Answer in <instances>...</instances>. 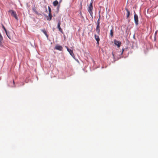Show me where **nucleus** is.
Wrapping results in <instances>:
<instances>
[{
  "label": "nucleus",
  "instance_id": "nucleus-1",
  "mask_svg": "<svg viewBox=\"0 0 158 158\" xmlns=\"http://www.w3.org/2000/svg\"><path fill=\"white\" fill-rule=\"evenodd\" d=\"M65 47L66 48L67 51L78 62H79V61L78 60L75 58L73 50L69 49L67 46H65Z\"/></svg>",
  "mask_w": 158,
  "mask_h": 158
},
{
  "label": "nucleus",
  "instance_id": "nucleus-2",
  "mask_svg": "<svg viewBox=\"0 0 158 158\" xmlns=\"http://www.w3.org/2000/svg\"><path fill=\"white\" fill-rule=\"evenodd\" d=\"M8 12L11 13V15L14 17L17 20L18 19L16 12L15 11L12 10H10Z\"/></svg>",
  "mask_w": 158,
  "mask_h": 158
},
{
  "label": "nucleus",
  "instance_id": "nucleus-3",
  "mask_svg": "<svg viewBox=\"0 0 158 158\" xmlns=\"http://www.w3.org/2000/svg\"><path fill=\"white\" fill-rule=\"evenodd\" d=\"M134 19L135 24L136 26H137L139 24V19L138 17L137 14H136L135 11H134Z\"/></svg>",
  "mask_w": 158,
  "mask_h": 158
},
{
  "label": "nucleus",
  "instance_id": "nucleus-4",
  "mask_svg": "<svg viewBox=\"0 0 158 158\" xmlns=\"http://www.w3.org/2000/svg\"><path fill=\"white\" fill-rule=\"evenodd\" d=\"M61 24V21L60 20H59L57 24V28L58 29L59 31L62 33H63V30L60 27Z\"/></svg>",
  "mask_w": 158,
  "mask_h": 158
},
{
  "label": "nucleus",
  "instance_id": "nucleus-5",
  "mask_svg": "<svg viewBox=\"0 0 158 158\" xmlns=\"http://www.w3.org/2000/svg\"><path fill=\"white\" fill-rule=\"evenodd\" d=\"M94 38L97 41L96 44L98 46L99 44V42L100 40L99 37L98 35H97L96 34H95L94 35Z\"/></svg>",
  "mask_w": 158,
  "mask_h": 158
},
{
  "label": "nucleus",
  "instance_id": "nucleus-6",
  "mask_svg": "<svg viewBox=\"0 0 158 158\" xmlns=\"http://www.w3.org/2000/svg\"><path fill=\"white\" fill-rule=\"evenodd\" d=\"M114 44L117 46L118 48H119L121 44V42L119 41H118L116 40L115 39L114 40Z\"/></svg>",
  "mask_w": 158,
  "mask_h": 158
},
{
  "label": "nucleus",
  "instance_id": "nucleus-7",
  "mask_svg": "<svg viewBox=\"0 0 158 158\" xmlns=\"http://www.w3.org/2000/svg\"><path fill=\"white\" fill-rule=\"evenodd\" d=\"M93 9V7H89L88 8V11L90 14V16L92 17H93V13L92 12Z\"/></svg>",
  "mask_w": 158,
  "mask_h": 158
},
{
  "label": "nucleus",
  "instance_id": "nucleus-8",
  "mask_svg": "<svg viewBox=\"0 0 158 158\" xmlns=\"http://www.w3.org/2000/svg\"><path fill=\"white\" fill-rule=\"evenodd\" d=\"M96 31L97 32V34L98 35H100V25L97 24L96 28Z\"/></svg>",
  "mask_w": 158,
  "mask_h": 158
},
{
  "label": "nucleus",
  "instance_id": "nucleus-9",
  "mask_svg": "<svg viewBox=\"0 0 158 158\" xmlns=\"http://www.w3.org/2000/svg\"><path fill=\"white\" fill-rule=\"evenodd\" d=\"M32 10L33 12L38 15H42V14L40 13H38L36 10L35 8V6H34L32 8Z\"/></svg>",
  "mask_w": 158,
  "mask_h": 158
},
{
  "label": "nucleus",
  "instance_id": "nucleus-10",
  "mask_svg": "<svg viewBox=\"0 0 158 158\" xmlns=\"http://www.w3.org/2000/svg\"><path fill=\"white\" fill-rule=\"evenodd\" d=\"M55 48L56 50H58L62 51L63 49V47L60 45H57L56 46Z\"/></svg>",
  "mask_w": 158,
  "mask_h": 158
},
{
  "label": "nucleus",
  "instance_id": "nucleus-11",
  "mask_svg": "<svg viewBox=\"0 0 158 158\" xmlns=\"http://www.w3.org/2000/svg\"><path fill=\"white\" fill-rule=\"evenodd\" d=\"M125 9L127 12L126 19H128L129 17L130 12L127 8H125Z\"/></svg>",
  "mask_w": 158,
  "mask_h": 158
},
{
  "label": "nucleus",
  "instance_id": "nucleus-12",
  "mask_svg": "<svg viewBox=\"0 0 158 158\" xmlns=\"http://www.w3.org/2000/svg\"><path fill=\"white\" fill-rule=\"evenodd\" d=\"M41 31L45 35V36H46V37L48 38V35L47 34L46 31L45 29H41Z\"/></svg>",
  "mask_w": 158,
  "mask_h": 158
},
{
  "label": "nucleus",
  "instance_id": "nucleus-13",
  "mask_svg": "<svg viewBox=\"0 0 158 158\" xmlns=\"http://www.w3.org/2000/svg\"><path fill=\"white\" fill-rule=\"evenodd\" d=\"M48 16L49 17V18H47V20L50 21L52 19V15L51 14V13H49Z\"/></svg>",
  "mask_w": 158,
  "mask_h": 158
},
{
  "label": "nucleus",
  "instance_id": "nucleus-14",
  "mask_svg": "<svg viewBox=\"0 0 158 158\" xmlns=\"http://www.w3.org/2000/svg\"><path fill=\"white\" fill-rule=\"evenodd\" d=\"M112 55L113 56V58L114 59V61H115L116 60H118L120 58H121V57H118L117 59H115V57L114 55V53H113V52L112 53Z\"/></svg>",
  "mask_w": 158,
  "mask_h": 158
},
{
  "label": "nucleus",
  "instance_id": "nucleus-15",
  "mask_svg": "<svg viewBox=\"0 0 158 158\" xmlns=\"http://www.w3.org/2000/svg\"><path fill=\"white\" fill-rule=\"evenodd\" d=\"M53 5L54 6H56L58 4V2L57 0H55L53 2Z\"/></svg>",
  "mask_w": 158,
  "mask_h": 158
},
{
  "label": "nucleus",
  "instance_id": "nucleus-16",
  "mask_svg": "<svg viewBox=\"0 0 158 158\" xmlns=\"http://www.w3.org/2000/svg\"><path fill=\"white\" fill-rule=\"evenodd\" d=\"M6 34L10 39L11 40L12 39V37L10 35V32L9 31H7V33H6Z\"/></svg>",
  "mask_w": 158,
  "mask_h": 158
},
{
  "label": "nucleus",
  "instance_id": "nucleus-17",
  "mask_svg": "<svg viewBox=\"0 0 158 158\" xmlns=\"http://www.w3.org/2000/svg\"><path fill=\"white\" fill-rule=\"evenodd\" d=\"M100 15H99V18L98 19L97 21V24H98V25H100Z\"/></svg>",
  "mask_w": 158,
  "mask_h": 158
},
{
  "label": "nucleus",
  "instance_id": "nucleus-18",
  "mask_svg": "<svg viewBox=\"0 0 158 158\" xmlns=\"http://www.w3.org/2000/svg\"><path fill=\"white\" fill-rule=\"evenodd\" d=\"M110 34L111 37H112L113 36V29H112L110 30Z\"/></svg>",
  "mask_w": 158,
  "mask_h": 158
},
{
  "label": "nucleus",
  "instance_id": "nucleus-19",
  "mask_svg": "<svg viewBox=\"0 0 158 158\" xmlns=\"http://www.w3.org/2000/svg\"><path fill=\"white\" fill-rule=\"evenodd\" d=\"M2 28L6 32V33H7V31L5 27H4V25L3 24H2Z\"/></svg>",
  "mask_w": 158,
  "mask_h": 158
},
{
  "label": "nucleus",
  "instance_id": "nucleus-20",
  "mask_svg": "<svg viewBox=\"0 0 158 158\" xmlns=\"http://www.w3.org/2000/svg\"><path fill=\"white\" fill-rule=\"evenodd\" d=\"M93 1L92 0H91V2L90 3V4H89V7H93Z\"/></svg>",
  "mask_w": 158,
  "mask_h": 158
},
{
  "label": "nucleus",
  "instance_id": "nucleus-21",
  "mask_svg": "<svg viewBox=\"0 0 158 158\" xmlns=\"http://www.w3.org/2000/svg\"><path fill=\"white\" fill-rule=\"evenodd\" d=\"M80 15L81 16V18L82 19H84L83 16L82 15L81 13V11H80V12L79 13Z\"/></svg>",
  "mask_w": 158,
  "mask_h": 158
},
{
  "label": "nucleus",
  "instance_id": "nucleus-22",
  "mask_svg": "<svg viewBox=\"0 0 158 158\" xmlns=\"http://www.w3.org/2000/svg\"><path fill=\"white\" fill-rule=\"evenodd\" d=\"M125 50H127V48L124 49V48H123L122 49V51L120 54L121 55H122L123 54V51Z\"/></svg>",
  "mask_w": 158,
  "mask_h": 158
},
{
  "label": "nucleus",
  "instance_id": "nucleus-23",
  "mask_svg": "<svg viewBox=\"0 0 158 158\" xmlns=\"http://www.w3.org/2000/svg\"><path fill=\"white\" fill-rule=\"evenodd\" d=\"M48 11H49V13H51V8H50V7H49V6H48Z\"/></svg>",
  "mask_w": 158,
  "mask_h": 158
},
{
  "label": "nucleus",
  "instance_id": "nucleus-24",
  "mask_svg": "<svg viewBox=\"0 0 158 158\" xmlns=\"http://www.w3.org/2000/svg\"><path fill=\"white\" fill-rule=\"evenodd\" d=\"M157 31H155V33L154 41H155L156 40V35L157 34Z\"/></svg>",
  "mask_w": 158,
  "mask_h": 158
},
{
  "label": "nucleus",
  "instance_id": "nucleus-25",
  "mask_svg": "<svg viewBox=\"0 0 158 158\" xmlns=\"http://www.w3.org/2000/svg\"><path fill=\"white\" fill-rule=\"evenodd\" d=\"M59 8H60V5H58L57 7V8H56V9H57V11L58 12L59 10Z\"/></svg>",
  "mask_w": 158,
  "mask_h": 158
},
{
  "label": "nucleus",
  "instance_id": "nucleus-26",
  "mask_svg": "<svg viewBox=\"0 0 158 158\" xmlns=\"http://www.w3.org/2000/svg\"><path fill=\"white\" fill-rule=\"evenodd\" d=\"M80 5L81 6V9L82 8V2L81 1Z\"/></svg>",
  "mask_w": 158,
  "mask_h": 158
},
{
  "label": "nucleus",
  "instance_id": "nucleus-27",
  "mask_svg": "<svg viewBox=\"0 0 158 158\" xmlns=\"http://www.w3.org/2000/svg\"><path fill=\"white\" fill-rule=\"evenodd\" d=\"M133 38H134V39H135V34L133 35Z\"/></svg>",
  "mask_w": 158,
  "mask_h": 158
},
{
  "label": "nucleus",
  "instance_id": "nucleus-28",
  "mask_svg": "<svg viewBox=\"0 0 158 158\" xmlns=\"http://www.w3.org/2000/svg\"><path fill=\"white\" fill-rule=\"evenodd\" d=\"M62 0H60V1L59 2V3H60L61 2H62Z\"/></svg>",
  "mask_w": 158,
  "mask_h": 158
},
{
  "label": "nucleus",
  "instance_id": "nucleus-29",
  "mask_svg": "<svg viewBox=\"0 0 158 158\" xmlns=\"http://www.w3.org/2000/svg\"><path fill=\"white\" fill-rule=\"evenodd\" d=\"M44 15L45 16V17H48V16L47 15L45 14H44Z\"/></svg>",
  "mask_w": 158,
  "mask_h": 158
},
{
  "label": "nucleus",
  "instance_id": "nucleus-30",
  "mask_svg": "<svg viewBox=\"0 0 158 158\" xmlns=\"http://www.w3.org/2000/svg\"><path fill=\"white\" fill-rule=\"evenodd\" d=\"M45 11L46 12H47V8H46V10H45Z\"/></svg>",
  "mask_w": 158,
  "mask_h": 158
},
{
  "label": "nucleus",
  "instance_id": "nucleus-31",
  "mask_svg": "<svg viewBox=\"0 0 158 158\" xmlns=\"http://www.w3.org/2000/svg\"><path fill=\"white\" fill-rule=\"evenodd\" d=\"M13 83L14 84H15V82L14 81H13Z\"/></svg>",
  "mask_w": 158,
  "mask_h": 158
},
{
  "label": "nucleus",
  "instance_id": "nucleus-32",
  "mask_svg": "<svg viewBox=\"0 0 158 158\" xmlns=\"http://www.w3.org/2000/svg\"><path fill=\"white\" fill-rule=\"evenodd\" d=\"M130 21V19H128V22H129Z\"/></svg>",
  "mask_w": 158,
  "mask_h": 158
},
{
  "label": "nucleus",
  "instance_id": "nucleus-33",
  "mask_svg": "<svg viewBox=\"0 0 158 158\" xmlns=\"http://www.w3.org/2000/svg\"><path fill=\"white\" fill-rule=\"evenodd\" d=\"M22 83V85H24V83Z\"/></svg>",
  "mask_w": 158,
  "mask_h": 158
},
{
  "label": "nucleus",
  "instance_id": "nucleus-34",
  "mask_svg": "<svg viewBox=\"0 0 158 158\" xmlns=\"http://www.w3.org/2000/svg\"><path fill=\"white\" fill-rule=\"evenodd\" d=\"M53 15L55 16V14H54Z\"/></svg>",
  "mask_w": 158,
  "mask_h": 158
}]
</instances>
